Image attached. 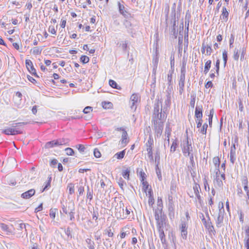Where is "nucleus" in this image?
<instances>
[{"instance_id":"24","label":"nucleus","mask_w":249,"mask_h":249,"mask_svg":"<svg viewBox=\"0 0 249 249\" xmlns=\"http://www.w3.org/2000/svg\"><path fill=\"white\" fill-rule=\"evenodd\" d=\"M128 134L126 131H124L122 132V139L121 140V144L125 146L127 143L128 142Z\"/></svg>"},{"instance_id":"64","label":"nucleus","mask_w":249,"mask_h":249,"mask_svg":"<svg viewBox=\"0 0 249 249\" xmlns=\"http://www.w3.org/2000/svg\"><path fill=\"white\" fill-rule=\"evenodd\" d=\"M203 183H204L205 190L206 191H210V187H209V185L208 184V181H207V180L206 177H205L203 178Z\"/></svg>"},{"instance_id":"49","label":"nucleus","mask_w":249,"mask_h":249,"mask_svg":"<svg viewBox=\"0 0 249 249\" xmlns=\"http://www.w3.org/2000/svg\"><path fill=\"white\" fill-rule=\"evenodd\" d=\"M186 61L183 58L182 62V67L181 68L180 73H186Z\"/></svg>"},{"instance_id":"58","label":"nucleus","mask_w":249,"mask_h":249,"mask_svg":"<svg viewBox=\"0 0 249 249\" xmlns=\"http://www.w3.org/2000/svg\"><path fill=\"white\" fill-rule=\"evenodd\" d=\"M128 41L125 40L123 42V43L120 44V46H122V48L124 52H126L127 48H128Z\"/></svg>"},{"instance_id":"5","label":"nucleus","mask_w":249,"mask_h":249,"mask_svg":"<svg viewBox=\"0 0 249 249\" xmlns=\"http://www.w3.org/2000/svg\"><path fill=\"white\" fill-rule=\"evenodd\" d=\"M61 209L62 212L66 214L72 211H75V206L72 201H70L65 204H61Z\"/></svg>"},{"instance_id":"12","label":"nucleus","mask_w":249,"mask_h":249,"mask_svg":"<svg viewBox=\"0 0 249 249\" xmlns=\"http://www.w3.org/2000/svg\"><path fill=\"white\" fill-rule=\"evenodd\" d=\"M13 227L12 228H9L8 225L4 223H0V229L6 233L7 234H10L13 233Z\"/></svg>"},{"instance_id":"54","label":"nucleus","mask_w":249,"mask_h":249,"mask_svg":"<svg viewBox=\"0 0 249 249\" xmlns=\"http://www.w3.org/2000/svg\"><path fill=\"white\" fill-rule=\"evenodd\" d=\"M207 128H208L207 124L206 123H204L203 124L202 127L200 130V133H201L203 134H206L207 133Z\"/></svg>"},{"instance_id":"18","label":"nucleus","mask_w":249,"mask_h":249,"mask_svg":"<svg viewBox=\"0 0 249 249\" xmlns=\"http://www.w3.org/2000/svg\"><path fill=\"white\" fill-rule=\"evenodd\" d=\"M168 215L171 220L175 218V205H168Z\"/></svg>"},{"instance_id":"47","label":"nucleus","mask_w":249,"mask_h":249,"mask_svg":"<svg viewBox=\"0 0 249 249\" xmlns=\"http://www.w3.org/2000/svg\"><path fill=\"white\" fill-rule=\"evenodd\" d=\"M171 104V97L170 94L166 95V99L165 100V105L167 107H169Z\"/></svg>"},{"instance_id":"33","label":"nucleus","mask_w":249,"mask_h":249,"mask_svg":"<svg viewBox=\"0 0 249 249\" xmlns=\"http://www.w3.org/2000/svg\"><path fill=\"white\" fill-rule=\"evenodd\" d=\"M125 154V150H123L120 152H117L114 155V157H116L118 160H121L124 158Z\"/></svg>"},{"instance_id":"23","label":"nucleus","mask_w":249,"mask_h":249,"mask_svg":"<svg viewBox=\"0 0 249 249\" xmlns=\"http://www.w3.org/2000/svg\"><path fill=\"white\" fill-rule=\"evenodd\" d=\"M10 122V123H11ZM12 124H10V125H11L13 128H18V130L20 131H23L21 129V127L23 126L24 125L27 124H28L27 122H19V123H15V122H12Z\"/></svg>"},{"instance_id":"35","label":"nucleus","mask_w":249,"mask_h":249,"mask_svg":"<svg viewBox=\"0 0 249 249\" xmlns=\"http://www.w3.org/2000/svg\"><path fill=\"white\" fill-rule=\"evenodd\" d=\"M130 171L128 168L126 169L125 170H123L122 171V176L123 177L127 179H129V175H130Z\"/></svg>"},{"instance_id":"63","label":"nucleus","mask_w":249,"mask_h":249,"mask_svg":"<svg viewBox=\"0 0 249 249\" xmlns=\"http://www.w3.org/2000/svg\"><path fill=\"white\" fill-rule=\"evenodd\" d=\"M225 213V210L224 208V205L223 203H221V207L219 209L218 216L224 217Z\"/></svg>"},{"instance_id":"32","label":"nucleus","mask_w":249,"mask_h":249,"mask_svg":"<svg viewBox=\"0 0 249 249\" xmlns=\"http://www.w3.org/2000/svg\"><path fill=\"white\" fill-rule=\"evenodd\" d=\"M160 152L159 150H157L155 153V162L156 164V166H159L160 163Z\"/></svg>"},{"instance_id":"51","label":"nucleus","mask_w":249,"mask_h":249,"mask_svg":"<svg viewBox=\"0 0 249 249\" xmlns=\"http://www.w3.org/2000/svg\"><path fill=\"white\" fill-rule=\"evenodd\" d=\"M139 97L137 94H133L130 97V102L137 103L138 102Z\"/></svg>"},{"instance_id":"22","label":"nucleus","mask_w":249,"mask_h":249,"mask_svg":"<svg viewBox=\"0 0 249 249\" xmlns=\"http://www.w3.org/2000/svg\"><path fill=\"white\" fill-rule=\"evenodd\" d=\"M213 163L215 166L216 170H217L216 172V175L217 176L218 174H220L219 166L220 164V160L218 157H215L213 158Z\"/></svg>"},{"instance_id":"52","label":"nucleus","mask_w":249,"mask_h":249,"mask_svg":"<svg viewBox=\"0 0 249 249\" xmlns=\"http://www.w3.org/2000/svg\"><path fill=\"white\" fill-rule=\"evenodd\" d=\"M188 229V225L187 223L185 221H181L180 226V229L181 231L186 230L187 231Z\"/></svg>"},{"instance_id":"43","label":"nucleus","mask_w":249,"mask_h":249,"mask_svg":"<svg viewBox=\"0 0 249 249\" xmlns=\"http://www.w3.org/2000/svg\"><path fill=\"white\" fill-rule=\"evenodd\" d=\"M173 73V70L172 71H169L168 76H167V80H168V85L169 86H171L172 84V74Z\"/></svg>"},{"instance_id":"2","label":"nucleus","mask_w":249,"mask_h":249,"mask_svg":"<svg viewBox=\"0 0 249 249\" xmlns=\"http://www.w3.org/2000/svg\"><path fill=\"white\" fill-rule=\"evenodd\" d=\"M186 139L183 141L181 145L182 153L186 156V154H189L193 152V147L191 139L188 137L187 129L185 132Z\"/></svg>"},{"instance_id":"46","label":"nucleus","mask_w":249,"mask_h":249,"mask_svg":"<svg viewBox=\"0 0 249 249\" xmlns=\"http://www.w3.org/2000/svg\"><path fill=\"white\" fill-rule=\"evenodd\" d=\"M80 60L83 64H86L89 62V59L87 55H83L80 57Z\"/></svg>"},{"instance_id":"39","label":"nucleus","mask_w":249,"mask_h":249,"mask_svg":"<svg viewBox=\"0 0 249 249\" xmlns=\"http://www.w3.org/2000/svg\"><path fill=\"white\" fill-rule=\"evenodd\" d=\"M214 114V109L213 108H212L210 111V114L208 115L209 116V124L210 127L212 126V121H213V118Z\"/></svg>"},{"instance_id":"31","label":"nucleus","mask_w":249,"mask_h":249,"mask_svg":"<svg viewBox=\"0 0 249 249\" xmlns=\"http://www.w3.org/2000/svg\"><path fill=\"white\" fill-rule=\"evenodd\" d=\"M240 53V49H238L237 48H234V49L233 50V58L235 61H238L239 60Z\"/></svg>"},{"instance_id":"20","label":"nucleus","mask_w":249,"mask_h":249,"mask_svg":"<svg viewBox=\"0 0 249 249\" xmlns=\"http://www.w3.org/2000/svg\"><path fill=\"white\" fill-rule=\"evenodd\" d=\"M171 131L172 130L169 124H166L165 130V135L167 138L166 140L168 141V145H169L170 143V136L171 135Z\"/></svg>"},{"instance_id":"36","label":"nucleus","mask_w":249,"mask_h":249,"mask_svg":"<svg viewBox=\"0 0 249 249\" xmlns=\"http://www.w3.org/2000/svg\"><path fill=\"white\" fill-rule=\"evenodd\" d=\"M67 189L69 190V194L70 195L73 194L74 193V184L72 183H69Z\"/></svg>"},{"instance_id":"16","label":"nucleus","mask_w":249,"mask_h":249,"mask_svg":"<svg viewBox=\"0 0 249 249\" xmlns=\"http://www.w3.org/2000/svg\"><path fill=\"white\" fill-rule=\"evenodd\" d=\"M25 65L28 71L30 73H31L32 72H34L36 70L34 67L32 61L31 60L26 59L25 60Z\"/></svg>"},{"instance_id":"60","label":"nucleus","mask_w":249,"mask_h":249,"mask_svg":"<svg viewBox=\"0 0 249 249\" xmlns=\"http://www.w3.org/2000/svg\"><path fill=\"white\" fill-rule=\"evenodd\" d=\"M186 156L189 157V158H190V162L191 164H192V166L194 167V166L195 165V161H194L193 154L192 153H190L189 154L186 155Z\"/></svg>"},{"instance_id":"55","label":"nucleus","mask_w":249,"mask_h":249,"mask_svg":"<svg viewBox=\"0 0 249 249\" xmlns=\"http://www.w3.org/2000/svg\"><path fill=\"white\" fill-rule=\"evenodd\" d=\"M56 209H51L50 210V216L52 219H54L55 217V213L57 211Z\"/></svg>"},{"instance_id":"8","label":"nucleus","mask_w":249,"mask_h":249,"mask_svg":"<svg viewBox=\"0 0 249 249\" xmlns=\"http://www.w3.org/2000/svg\"><path fill=\"white\" fill-rule=\"evenodd\" d=\"M154 145V140L151 134L149 135L148 141L145 143L147 154H153L152 149Z\"/></svg>"},{"instance_id":"27","label":"nucleus","mask_w":249,"mask_h":249,"mask_svg":"<svg viewBox=\"0 0 249 249\" xmlns=\"http://www.w3.org/2000/svg\"><path fill=\"white\" fill-rule=\"evenodd\" d=\"M241 55H240V61H243L246 59V48L245 47L240 48Z\"/></svg>"},{"instance_id":"1","label":"nucleus","mask_w":249,"mask_h":249,"mask_svg":"<svg viewBox=\"0 0 249 249\" xmlns=\"http://www.w3.org/2000/svg\"><path fill=\"white\" fill-rule=\"evenodd\" d=\"M162 107L161 99H156L154 103L151 122L165 121L166 116L164 114L165 111H162Z\"/></svg>"},{"instance_id":"25","label":"nucleus","mask_w":249,"mask_h":249,"mask_svg":"<svg viewBox=\"0 0 249 249\" xmlns=\"http://www.w3.org/2000/svg\"><path fill=\"white\" fill-rule=\"evenodd\" d=\"M162 209L163 208H157L155 210L154 216L155 219H156V218H157V215L158 218H160L163 215H165V214L162 213Z\"/></svg>"},{"instance_id":"61","label":"nucleus","mask_w":249,"mask_h":249,"mask_svg":"<svg viewBox=\"0 0 249 249\" xmlns=\"http://www.w3.org/2000/svg\"><path fill=\"white\" fill-rule=\"evenodd\" d=\"M118 183L120 186V187L122 189V190H124V185H126L125 182L122 179V178H120L119 179Z\"/></svg>"},{"instance_id":"41","label":"nucleus","mask_w":249,"mask_h":249,"mask_svg":"<svg viewBox=\"0 0 249 249\" xmlns=\"http://www.w3.org/2000/svg\"><path fill=\"white\" fill-rule=\"evenodd\" d=\"M224 217L218 216L217 217V219L216 220V226L219 228L221 226V224L223 222Z\"/></svg>"},{"instance_id":"57","label":"nucleus","mask_w":249,"mask_h":249,"mask_svg":"<svg viewBox=\"0 0 249 249\" xmlns=\"http://www.w3.org/2000/svg\"><path fill=\"white\" fill-rule=\"evenodd\" d=\"M237 101L239 104V110L241 112H243L244 111V106L242 102V100L241 98L239 97L238 99H237Z\"/></svg>"},{"instance_id":"17","label":"nucleus","mask_w":249,"mask_h":249,"mask_svg":"<svg viewBox=\"0 0 249 249\" xmlns=\"http://www.w3.org/2000/svg\"><path fill=\"white\" fill-rule=\"evenodd\" d=\"M199 189L200 190L199 185L195 182V185L193 186V189H194V193L195 194L196 197L198 199V201L200 203V202L201 201V196L199 194Z\"/></svg>"},{"instance_id":"59","label":"nucleus","mask_w":249,"mask_h":249,"mask_svg":"<svg viewBox=\"0 0 249 249\" xmlns=\"http://www.w3.org/2000/svg\"><path fill=\"white\" fill-rule=\"evenodd\" d=\"M175 26L176 21L175 20L173 25L171 33H172V35L174 36V37L177 38L178 36V32L176 31Z\"/></svg>"},{"instance_id":"7","label":"nucleus","mask_w":249,"mask_h":249,"mask_svg":"<svg viewBox=\"0 0 249 249\" xmlns=\"http://www.w3.org/2000/svg\"><path fill=\"white\" fill-rule=\"evenodd\" d=\"M2 133L6 135H16L18 134H23V131H20L17 128L8 127L2 130Z\"/></svg>"},{"instance_id":"14","label":"nucleus","mask_w":249,"mask_h":249,"mask_svg":"<svg viewBox=\"0 0 249 249\" xmlns=\"http://www.w3.org/2000/svg\"><path fill=\"white\" fill-rule=\"evenodd\" d=\"M229 13L227 11L225 7H223L222 10V14L220 15V18L225 22H227L228 20Z\"/></svg>"},{"instance_id":"38","label":"nucleus","mask_w":249,"mask_h":249,"mask_svg":"<svg viewBox=\"0 0 249 249\" xmlns=\"http://www.w3.org/2000/svg\"><path fill=\"white\" fill-rule=\"evenodd\" d=\"M109 86L113 89H120L117 83L113 80L110 79L109 80Z\"/></svg>"},{"instance_id":"44","label":"nucleus","mask_w":249,"mask_h":249,"mask_svg":"<svg viewBox=\"0 0 249 249\" xmlns=\"http://www.w3.org/2000/svg\"><path fill=\"white\" fill-rule=\"evenodd\" d=\"M196 95L195 94L191 95V101H190V106L192 108H194L195 107V101H196Z\"/></svg>"},{"instance_id":"34","label":"nucleus","mask_w":249,"mask_h":249,"mask_svg":"<svg viewBox=\"0 0 249 249\" xmlns=\"http://www.w3.org/2000/svg\"><path fill=\"white\" fill-rule=\"evenodd\" d=\"M59 145H69V140L65 138H60L57 139Z\"/></svg>"},{"instance_id":"15","label":"nucleus","mask_w":249,"mask_h":249,"mask_svg":"<svg viewBox=\"0 0 249 249\" xmlns=\"http://www.w3.org/2000/svg\"><path fill=\"white\" fill-rule=\"evenodd\" d=\"M195 118L203 117V107L202 105H197L195 111Z\"/></svg>"},{"instance_id":"29","label":"nucleus","mask_w":249,"mask_h":249,"mask_svg":"<svg viewBox=\"0 0 249 249\" xmlns=\"http://www.w3.org/2000/svg\"><path fill=\"white\" fill-rule=\"evenodd\" d=\"M102 106L105 109H110L112 108L113 104L110 102L103 101L102 102Z\"/></svg>"},{"instance_id":"19","label":"nucleus","mask_w":249,"mask_h":249,"mask_svg":"<svg viewBox=\"0 0 249 249\" xmlns=\"http://www.w3.org/2000/svg\"><path fill=\"white\" fill-rule=\"evenodd\" d=\"M86 182H84L82 179H81L78 186V192L79 195H83L85 191V186H86Z\"/></svg>"},{"instance_id":"26","label":"nucleus","mask_w":249,"mask_h":249,"mask_svg":"<svg viewBox=\"0 0 249 249\" xmlns=\"http://www.w3.org/2000/svg\"><path fill=\"white\" fill-rule=\"evenodd\" d=\"M241 181L242 184L244 185V190L247 191L249 190V187H248V179L247 176H243L242 178Z\"/></svg>"},{"instance_id":"37","label":"nucleus","mask_w":249,"mask_h":249,"mask_svg":"<svg viewBox=\"0 0 249 249\" xmlns=\"http://www.w3.org/2000/svg\"><path fill=\"white\" fill-rule=\"evenodd\" d=\"M185 74L186 73H181L179 77V86H184L185 84Z\"/></svg>"},{"instance_id":"28","label":"nucleus","mask_w":249,"mask_h":249,"mask_svg":"<svg viewBox=\"0 0 249 249\" xmlns=\"http://www.w3.org/2000/svg\"><path fill=\"white\" fill-rule=\"evenodd\" d=\"M211 64L212 61L210 60H209L205 62L204 70V73L205 74H206L209 71L211 67Z\"/></svg>"},{"instance_id":"50","label":"nucleus","mask_w":249,"mask_h":249,"mask_svg":"<svg viewBox=\"0 0 249 249\" xmlns=\"http://www.w3.org/2000/svg\"><path fill=\"white\" fill-rule=\"evenodd\" d=\"M191 18L190 14H189V17L187 19V13L186 14L185 16V29H189L190 18Z\"/></svg>"},{"instance_id":"40","label":"nucleus","mask_w":249,"mask_h":249,"mask_svg":"<svg viewBox=\"0 0 249 249\" xmlns=\"http://www.w3.org/2000/svg\"><path fill=\"white\" fill-rule=\"evenodd\" d=\"M178 146V143H177V139H176L173 141L172 142L171 148H170V152L172 153H174L176 150V148Z\"/></svg>"},{"instance_id":"21","label":"nucleus","mask_w":249,"mask_h":249,"mask_svg":"<svg viewBox=\"0 0 249 249\" xmlns=\"http://www.w3.org/2000/svg\"><path fill=\"white\" fill-rule=\"evenodd\" d=\"M57 146H59L57 140H54L46 142L44 147L45 148H51Z\"/></svg>"},{"instance_id":"9","label":"nucleus","mask_w":249,"mask_h":249,"mask_svg":"<svg viewBox=\"0 0 249 249\" xmlns=\"http://www.w3.org/2000/svg\"><path fill=\"white\" fill-rule=\"evenodd\" d=\"M155 219L156 221L157 228H164L166 225V215H163L160 218Z\"/></svg>"},{"instance_id":"42","label":"nucleus","mask_w":249,"mask_h":249,"mask_svg":"<svg viewBox=\"0 0 249 249\" xmlns=\"http://www.w3.org/2000/svg\"><path fill=\"white\" fill-rule=\"evenodd\" d=\"M93 191L92 189H91V190H89V191H87L86 197L87 199H89L90 202L93 199Z\"/></svg>"},{"instance_id":"3","label":"nucleus","mask_w":249,"mask_h":249,"mask_svg":"<svg viewBox=\"0 0 249 249\" xmlns=\"http://www.w3.org/2000/svg\"><path fill=\"white\" fill-rule=\"evenodd\" d=\"M164 121H159L151 122L152 124L153 125L156 135L158 138L160 137L162 134L164 126Z\"/></svg>"},{"instance_id":"48","label":"nucleus","mask_w":249,"mask_h":249,"mask_svg":"<svg viewBox=\"0 0 249 249\" xmlns=\"http://www.w3.org/2000/svg\"><path fill=\"white\" fill-rule=\"evenodd\" d=\"M234 41V35L232 34H231L230 38L229 40V47L230 48H232L233 47V43Z\"/></svg>"},{"instance_id":"62","label":"nucleus","mask_w":249,"mask_h":249,"mask_svg":"<svg viewBox=\"0 0 249 249\" xmlns=\"http://www.w3.org/2000/svg\"><path fill=\"white\" fill-rule=\"evenodd\" d=\"M141 182L142 183V184L143 185V188H142L143 191H144L145 193H146L147 190L149 187V184L147 181H144V180L143 181H141Z\"/></svg>"},{"instance_id":"6","label":"nucleus","mask_w":249,"mask_h":249,"mask_svg":"<svg viewBox=\"0 0 249 249\" xmlns=\"http://www.w3.org/2000/svg\"><path fill=\"white\" fill-rule=\"evenodd\" d=\"M203 216V218H202V221L206 229H208L209 230L210 232H212L214 233L215 232V231L214 229V227L212 224V222L211 221V219L208 212L206 213L207 217H208V220H207L205 217L203 213H201Z\"/></svg>"},{"instance_id":"45","label":"nucleus","mask_w":249,"mask_h":249,"mask_svg":"<svg viewBox=\"0 0 249 249\" xmlns=\"http://www.w3.org/2000/svg\"><path fill=\"white\" fill-rule=\"evenodd\" d=\"M155 169H156V174H157L158 179L160 181H161L162 178V175H161V170H160V168H159V166H156Z\"/></svg>"},{"instance_id":"53","label":"nucleus","mask_w":249,"mask_h":249,"mask_svg":"<svg viewBox=\"0 0 249 249\" xmlns=\"http://www.w3.org/2000/svg\"><path fill=\"white\" fill-rule=\"evenodd\" d=\"M42 49L39 47H36L33 49V53L34 54L38 55L41 53Z\"/></svg>"},{"instance_id":"13","label":"nucleus","mask_w":249,"mask_h":249,"mask_svg":"<svg viewBox=\"0 0 249 249\" xmlns=\"http://www.w3.org/2000/svg\"><path fill=\"white\" fill-rule=\"evenodd\" d=\"M35 190L34 189H31L23 193L21 197L24 199H29L35 194Z\"/></svg>"},{"instance_id":"56","label":"nucleus","mask_w":249,"mask_h":249,"mask_svg":"<svg viewBox=\"0 0 249 249\" xmlns=\"http://www.w3.org/2000/svg\"><path fill=\"white\" fill-rule=\"evenodd\" d=\"M66 154L69 156H72L74 154V151L71 148L68 147L65 149Z\"/></svg>"},{"instance_id":"11","label":"nucleus","mask_w":249,"mask_h":249,"mask_svg":"<svg viewBox=\"0 0 249 249\" xmlns=\"http://www.w3.org/2000/svg\"><path fill=\"white\" fill-rule=\"evenodd\" d=\"M119 11L125 18H128L131 17V14L124 10V6L121 4L120 2H118Z\"/></svg>"},{"instance_id":"4","label":"nucleus","mask_w":249,"mask_h":249,"mask_svg":"<svg viewBox=\"0 0 249 249\" xmlns=\"http://www.w3.org/2000/svg\"><path fill=\"white\" fill-rule=\"evenodd\" d=\"M124 204L122 201H120L115 208V215L117 219L124 218Z\"/></svg>"},{"instance_id":"10","label":"nucleus","mask_w":249,"mask_h":249,"mask_svg":"<svg viewBox=\"0 0 249 249\" xmlns=\"http://www.w3.org/2000/svg\"><path fill=\"white\" fill-rule=\"evenodd\" d=\"M159 48L158 44H156V49H155V53L153 55V60H152V64L153 66H155V67H157L158 63H159Z\"/></svg>"},{"instance_id":"30","label":"nucleus","mask_w":249,"mask_h":249,"mask_svg":"<svg viewBox=\"0 0 249 249\" xmlns=\"http://www.w3.org/2000/svg\"><path fill=\"white\" fill-rule=\"evenodd\" d=\"M176 183L175 180H172L171 182L170 186V193L172 195H174L176 192Z\"/></svg>"}]
</instances>
